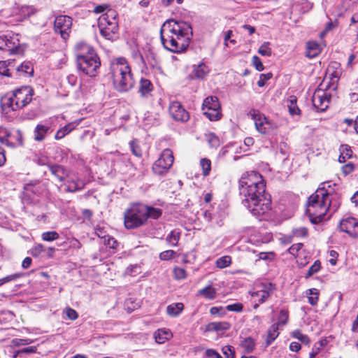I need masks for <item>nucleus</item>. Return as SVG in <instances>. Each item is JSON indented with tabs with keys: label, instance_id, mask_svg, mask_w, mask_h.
I'll return each mask as SVG.
<instances>
[{
	"label": "nucleus",
	"instance_id": "603ef678",
	"mask_svg": "<svg viewBox=\"0 0 358 358\" xmlns=\"http://www.w3.org/2000/svg\"><path fill=\"white\" fill-rule=\"evenodd\" d=\"M321 268V262L319 260H316L314 264L309 268L306 275V278H308L312 276L313 274L317 273Z\"/></svg>",
	"mask_w": 358,
	"mask_h": 358
},
{
	"label": "nucleus",
	"instance_id": "052dcab7",
	"mask_svg": "<svg viewBox=\"0 0 358 358\" xmlns=\"http://www.w3.org/2000/svg\"><path fill=\"white\" fill-rule=\"evenodd\" d=\"M252 64L258 71H262L264 69V66L259 57L254 55L252 57Z\"/></svg>",
	"mask_w": 358,
	"mask_h": 358
},
{
	"label": "nucleus",
	"instance_id": "c756f323",
	"mask_svg": "<svg viewBox=\"0 0 358 358\" xmlns=\"http://www.w3.org/2000/svg\"><path fill=\"white\" fill-rule=\"evenodd\" d=\"M185 306L181 302L173 303L166 307V313L171 317H178L184 310Z\"/></svg>",
	"mask_w": 358,
	"mask_h": 358
},
{
	"label": "nucleus",
	"instance_id": "39448f33",
	"mask_svg": "<svg viewBox=\"0 0 358 358\" xmlns=\"http://www.w3.org/2000/svg\"><path fill=\"white\" fill-rule=\"evenodd\" d=\"M34 94V90L30 86H23L14 90L11 95H6L1 99L3 110L10 109L17 110L23 108L31 101Z\"/></svg>",
	"mask_w": 358,
	"mask_h": 358
},
{
	"label": "nucleus",
	"instance_id": "864d4df0",
	"mask_svg": "<svg viewBox=\"0 0 358 358\" xmlns=\"http://www.w3.org/2000/svg\"><path fill=\"white\" fill-rule=\"evenodd\" d=\"M303 247V244L301 243L293 244L292 245H291L289 248L288 252L290 255L296 257L299 256V254L300 251L302 250Z\"/></svg>",
	"mask_w": 358,
	"mask_h": 358
},
{
	"label": "nucleus",
	"instance_id": "f3484780",
	"mask_svg": "<svg viewBox=\"0 0 358 358\" xmlns=\"http://www.w3.org/2000/svg\"><path fill=\"white\" fill-rule=\"evenodd\" d=\"M47 166L51 174L59 182H64L69 177V171L65 166L60 164L48 163Z\"/></svg>",
	"mask_w": 358,
	"mask_h": 358
},
{
	"label": "nucleus",
	"instance_id": "6ab92c4d",
	"mask_svg": "<svg viewBox=\"0 0 358 358\" xmlns=\"http://www.w3.org/2000/svg\"><path fill=\"white\" fill-rule=\"evenodd\" d=\"M266 191V182H262V187L259 189L257 188L256 186H253L252 188H248V194H241L244 197L243 201H253L254 199L262 198L265 195Z\"/></svg>",
	"mask_w": 358,
	"mask_h": 358
},
{
	"label": "nucleus",
	"instance_id": "09e8293b",
	"mask_svg": "<svg viewBox=\"0 0 358 358\" xmlns=\"http://www.w3.org/2000/svg\"><path fill=\"white\" fill-rule=\"evenodd\" d=\"M308 235V229L305 227L295 228L292 230V236L297 238L306 237Z\"/></svg>",
	"mask_w": 358,
	"mask_h": 358
},
{
	"label": "nucleus",
	"instance_id": "79ce46f5",
	"mask_svg": "<svg viewBox=\"0 0 358 358\" xmlns=\"http://www.w3.org/2000/svg\"><path fill=\"white\" fill-rule=\"evenodd\" d=\"M129 145L132 154L136 157L141 158L143 156V152L138 141L136 139L131 141L129 142Z\"/></svg>",
	"mask_w": 358,
	"mask_h": 358
},
{
	"label": "nucleus",
	"instance_id": "473e14b6",
	"mask_svg": "<svg viewBox=\"0 0 358 358\" xmlns=\"http://www.w3.org/2000/svg\"><path fill=\"white\" fill-rule=\"evenodd\" d=\"M50 130V127L46 125L37 124L34 129V139L36 141H42L45 139L46 134Z\"/></svg>",
	"mask_w": 358,
	"mask_h": 358
},
{
	"label": "nucleus",
	"instance_id": "6e6552de",
	"mask_svg": "<svg viewBox=\"0 0 358 358\" xmlns=\"http://www.w3.org/2000/svg\"><path fill=\"white\" fill-rule=\"evenodd\" d=\"M265 182L262 176L254 171H246L241 175L238 181V189L240 194H248V188L256 186L257 188L262 187V182Z\"/></svg>",
	"mask_w": 358,
	"mask_h": 358
},
{
	"label": "nucleus",
	"instance_id": "1a4fd4ad",
	"mask_svg": "<svg viewBox=\"0 0 358 358\" xmlns=\"http://www.w3.org/2000/svg\"><path fill=\"white\" fill-rule=\"evenodd\" d=\"M202 110L210 121H217L222 117L221 104L215 96H209L203 100Z\"/></svg>",
	"mask_w": 358,
	"mask_h": 358
},
{
	"label": "nucleus",
	"instance_id": "c85d7f7f",
	"mask_svg": "<svg viewBox=\"0 0 358 358\" xmlns=\"http://www.w3.org/2000/svg\"><path fill=\"white\" fill-rule=\"evenodd\" d=\"M320 52L319 44L316 41H308L306 43V56L308 58H314Z\"/></svg>",
	"mask_w": 358,
	"mask_h": 358
},
{
	"label": "nucleus",
	"instance_id": "ddd939ff",
	"mask_svg": "<svg viewBox=\"0 0 358 358\" xmlns=\"http://www.w3.org/2000/svg\"><path fill=\"white\" fill-rule=\"evenodd\" d=\"M248 115L254 121L255 128L259 133L266 134L269 132L271 129V123L259 110L252 109Z\"/></svg>",
	"mask_w": 358,
	"mask_h": 358
},
{
	"label": "nucleus",
	"instance_id": "338daca9",
	"mask_svg": "<svg viewBox=\"0 0 358 358\" xmlns=\"http://www.w3.org/2000/svg\"><path fill=\"white\" fill-rule=\"evenodd\" d=\"M24 275L22 273H15L9 275H7L2 278V281H4L5 283H7L10 281L16 280Z\"/></svg>",
	"mask_w": 358,
	"mask_h": 358
},
{
	"label": "nucleus",
	"instance_id": "bf43d9fd",
	"mask_svg": "<svg viewBox=\"0 0 358 358\" xmlns=\"http://www.w3.org/2000/svg\"><path fill=\"white\" fill-rule=\"evenodd\" d=\"M273 77L272 73H262L259 76V79L257 81V85L262 87L265 85L266 82Z\"/></svg>",
	"mask_w": 358,
	"mask_h": 358
},
{
	"label": "nucleus",
	"instance_id": "8fccbe9b",
	"mask_svg": "<svg viewBox=\"0 0 358 358\" xmlns=\"http://www.w3.org/2000/svg\"><path fill=\"white\" fill-rule=\"evenodd\" d=\"M59 237V234L55 231L43 232L41 235L42 239L45 241H53Z\"/></svg>",
	"mask_w": 358,
	"mask_h": 358
},
{
	"label": "nucleus",
	"instance_id": "4be33fe9",
	"mask_svg": "<svg viewBox=\"0 0 358 358\" xmlns=\"http://www.w3.org/2000/svg\"><path fill=\"white\" fill-rule=\"evenodd\" d=\"M154 86L151 81L147 78H142L139 81L138 93L143 97H148L153 91Z\"/></svg>",
	"mask_w": 358,
	"mask_h": 358
},
{
	"label": "nucleus",
	"instance_id": "680f3d73",
	"mask_svg": "<svg viewBox=\"0 0 358 358\" xmlns=\"http://www.w3.org/2000/svg\"><path fill=\"white\" fill-rule=\"evenodd\" d=\"M216 331H227L231 328V324L229 322H215Z\"/></svg>",
	"mask_w": 358,
	"mask_h": 358
},
{
	"label": "nucleus",
	"instance_id": "b1692460",
	"mask_svg": "<svg viewBox=\"0 0 358 358\" xmlns=\"http://www.w3.org/2000/svg\"><path fill=\"white\" fill-rule=\"evenodd\" d=\"M15 60L0 61V76L12 77V71L15 68Z\"/></svg>",
	"mask_w": 358,
	"mask_h": 358
},
{
	"label": "nucleus",
	"instance_id": "4d7b16f0",
	"mask_svg": "<svg viewBox=\"0 0 358 358\" xmlns=\"http://www.w3.org/2000/svg\"><path fill=\"white\" fill-rule=\"evenodd\" d=\"M173 274L174 277L176 280H183L187 277V273L185 269L180 267H175L173 268Z\"/></svg>",
	"mask_w": 358,
	"mask_h": 358
},
{
	"label": "nucleus",
	"instance_id": "9b49d317",
	"mask_svg": "<svg viewBox=\"0 0 358 358\" xmlns=\"http://www.w3.org/2000/svg\"><path fill=\"white\" fill-rule=\"evenodd\" d=\"M243 203L254 216L257 217H260L268 213L271 210V199L266 198V196L254 199L253 201H243Z\"/></svg>",
	"mask_w": 358,
	"mask_h": 358
},
{
	"label": "nucleus",
	"instance_id": "13d9d810",
	"mask_svg": "<svg viewBox=\"0 0 358 358\" xmlns=\"http://www.w3.org/2000/svg\"><path fill=\"white\" fill-rule=\"evenodd\" d=\"M243 309V303L237 302L226 306V310L231 312L241 313Z\"/></svg>",
	"mask_w": 358,
	"mask_h": 358
},
{
	"label": "nucleus",
	"instance_id": "20e7f679",
	"mask_svg": "<svg viewBox=\"0 0 358 358\" xmlns=\"http://www.w3.org/2000/svg\"><path fill=\"white\" fill-rule=\"evenodd\" d=\"M74 52L78 69L87 76H96L101 66V60L95 49L80 41L76 44Z\"/></svg>",
	"mask_w": 358,
	"mask_h": 358
},
{
	"label": "nucleus",
	"instance_id": "ea45409f",
	"mask_svg": "<svg viewBox=\"0 0 358 358\" xmlns=\"http://www.w3.org/2000/svg\"><path fill=\"white\" fill-rule=\"evenodd\" d=\"M204 177L208 176L211 171V161L208 158H201L199 162Z\"/></svg>",
	"mask_w": 358,
	"mask_h": 358
},
{
	"label": "nucleus",
	"instance_id": "69168bd1",
	"mask_svg": "<svg viewBox=\"0 0 358 358\" xmlns=\"http://www.w3.org/2000/svg\"><path fill=\"white\" fill-rule=\"evenodd\" d=\"M355 170V165L352 162H349L341 167L342 173L344 176L349 175Z\"/></svg>",
	"mask_w": 358,
	"mask_h": 358
},
{
	"label": "nucleus",
	"instance_id": "a18cd8bd",
	"mask_svg": "<svg viewBox=\"0 0 358 358\" xmlns=\"http://www.w3.org/2000/svg\"><path fill=\"white\" fill-rule=\"evenodd\" d=\"M216 266L219 268L228 267L231 264V258L230 256H223L216 260Z\"/></svg>",
	"mask_w": 358,
	"mask_h": 358
},
{
	"label": "nucleus",
	"instance_id": "72a5a7b5",
	"mask_svg": "<svg viewBox=\"0 0 358 358\" xmlns=\"http://www.w3.org/2000/svg\"><path fill=\"white\" fill-rule=\"evenodd\" d=\"M171 336H172L171 331L166 329H158L154 334L155 341L158 343H164Z\"/></svg>",
	"mask_w": 358,
	"mask_h": 358
},
{
	"label": "nucleus",
	"instance_id": "de8ad7c7",
	"mask_svg": "<svg viewBox=\"0 0 358 358\" xmlns=\"http://www.w3.org/2000/svg\"><path fill=\"white\" fill-rule=\"evenodd\" d=\"M269 42H264L258 49V52L262 56L270 57L272 54L271 48L269 47Z\"/></svg>",
	"mask_w": 358,
	"mask_h": 358
},
{
	"label": "nucleus",
	"instance_id": "f03ea898",
	"mask_svg": "<svg viewBox=\"0 0 358 358\" xmlns=\"http://www.w3.org/2000/svg\"><path fill=\"white\" fill-rule=\"evenodd\" d=\"M341 205L337 194L328 191L324 187L317 188L308 199L306 213L313 224L321 222L327 212L331 215L337 211Z\"/></svg>",
	"mask_w": 358,
	"mask_h": 358
},
{
	"label": "nucleus",
	"instance_id": "58836bf2",
	"mask_svg": "<svg viewBox=\"0 0 358 358\" xmlns=\"http://www.w3.org/2000/svg\"><path fill=\"white\" fill-rule=\"evenodd\" d=\"M180 233L176 230L171 231L166 238V241L173 247H176L178 244Z\"/></svg>",
	"mask_w": 358,
	"mask_h": 358
},
{
	"label": "nucleus",
	"instance_id": "393cba45",
	"mask_svg": "<svg viewBox=\"0 0 358 358\" xmlns=\"http://www.w3.org/2000/svg\"><path fill=\"white\" fill-rule=\"evenodd\" d=\"M80 122H70L63 127L60 128L55 134V138L59 140L63 138L79 124Z\"/></svg>",
	"mask_w": 358,
	"mask_h": 358
},
{
	"label": "nucleus",
	"instance_id": "6e6d98bb",
	"mask_svg": "<svg viewBox=\"0 0 358 358\" xmlns=\"http://www.w3.org/2000/svg\"><path fill=\"white\" fill-rule=\"evenodd\" d=\"M222 352L226 358H235V350L232 345H225L222 347Z\"/></svg>",
	"mask_w": 358,
	"mask_h": 358
},
{
	"label": "nucleus",
	"instance_id": "a878e982",
	"mask_svg": "<svg viewBox=\"0 0 358 358\" xmlns=\"http://www.w3.org/2000/svg\"><path fill=\"white\" fill-rule=\"evenodd\" d=\"M17 76H33L34 67L29 62H22L20 66H15Z\"/></svg>",
	"mask_w": 358,
	"mask_h": 358
},
{
	"label": "nucleus",
	"instance_id": "5fc2aeb1",
	"mask_svg": "<svg viewBox=\"0 0 358 358\" xmlns=\"http://www.w3.org/2000/svg\"><path fill=\"white\" fill-rule=\"evenodd\" d=\"M103 244L112 249H116L119 245V243L110 236H106L104 238Z\"/></svg>",
	"mask_w": 358,
	"mask_h": 358
},
{
	"label": "nucleus",
	"instance_id": "5701e85b",
	"mask_svg": "<svg viewBox=\"0 0 358 358\" xmlns=\"http://www.w3.org/2000/svg\"><path fill=\"white\" fill-rule=\"evenodd\" d=\"M65 185L66 192L73 193L83 189L85 184L78 178H76L75 179L68 180Z\"/></svg>",
	"mask_w": 358,
	"mask_h": 358
},
{
	"label": "nucleus",
	"instance_id": "774afa93",
	"mask_svg": "<svg viewBox=\"0 0 358 358\" xmlns=\"http://www.w3.org/2000/svg\"><path fill=\"white\" fill-rule=\"evenodd\" d=\"M206 355L208 358H222V357L213 349H207L206 350Z\"/></svg>",
	"mask_w": 358,
	"mask_h": 358
},
{
	"label": "nucleus",
	"instance_id": "f257e3e1",
	"mask_svg": "<svg viewBox=\"0 0 358 358\" xmlns=\"http://www.w3.org/2000/svg\"><path fill=\"white\" fill-rule=\"evenodd\" d=\"M192 35L189 24L173 19L165 21L160 29V38L164 48L177 54L187 49Z\"/></svg>",
	"mask_w": 358,
	"mask_h": 358
},
{
	"label": "nucleus",
	"instance_id": "49530a36",
	"mask_svg": "<svg viewBox=\"0 0 358 358\" xmlns=\"http://www.w3.org/2000/svg\"><path fill=\"white\" fill-rule=\"evenodd\" d=\"M206 138L210 146L217 148L220 145V140L214 133H208L206 135Z\"/></svg>",
	"mask_w": 358,
	"mask_h": 358
},
{
	"label": "nucleus",
	"instance_id": "7c9ffc66",
	"mask_svg": "<svg viewBox=\"0 0 358 358\" xmlns=\"http://www.w3.org/2000/svg\"><path fill=\"white\" fill-rule=\"evenodd\" d=\"M197 296H201L207 300H213L217 296V292L215 288L213 287L211 285H208L199 290Z\"/></svg>",
	"mask_w": 358,
	"mask_h": 358
},
{
	"label": "nucleus",
	"instance_id": "0eeeda50",
	"mask_svg": "<svg viewBox=\"0 0 358 358\" xmlns=\"http://www.w3.org/2000/svg\"><path fill=\"white\" fill-rule=\"evenodd\" d=\"M146 223L143 203L131 204L124 212V226L127 229H134Z\"/></svg>",
	"mask_w": 358,
	"mask_h": 358
},
{
	"label": "nucleus",
	"instance_id": "0e129e2a",
	"mask_svg": "<svg viewBox=\"0 0 358 358\" xmlns=\"http://www.w3.org/2000/svg\"><path fill=\"white\" fill-rule=\"evenodd\" d=\"M66 317L71 320H76L78 317V314L74 309L67 307L64 310Z\"/></svg>",
	"mask_w": 358,
	"mask_h": 358
},
{
	"label": "nucleus",
	"instance_id": "c9c22d12",
	"mask_svg": "<svg viewBox=\"0 0 358 358\" xmlns=\"http://www.w3.org/2000/svg\"><path fill=\"white\" fill-rule=\"evenodd\" d=\"M297 99L295 96H290L287 99V107L290 115H300L301 110L297 106Z\"/></svg>",
	"mask_w": 358,
	"mask_h": 358
},
{
	"label": "nucleus",
	"instance_id": "423d86ee",
	"mask_svg": "<svg viewBox=\"0 0 358 358\" xmlns=\"http://www.w3.org/2000/svg\"><path fill=\"white\" fill-rule=\"evenodd\" d=\"M118 14L115 10L109 8L98 20V27L103 38L115 41L118 38Z\"/></svg>",
	"mask_w": 358,
	"mask_h": 358
},
{
	"label": "nucleus",
	"instance_id": "4468645a",
	"mask_svg": "<svg viewBox=\"0 0 358 358\" xmlns=\"http://www.w3.org/2000/svg\"><path fill=\"white\" fill-rule=\"evenodd\" d=\"M169 112L171 117L176 121L186 122L189 120V113L185 110L182 104L178 101L170 103Z\"/></svg>",
	"mask_w": 358,
	"mask_h": 358
},
{
	"label": "nucleus",
	"instance_id": "dca6fc26",
	"mask_svg": "<svg viewBox=\"0 0 358 358\" xmlns=\"http://www.w3.org/2000/svg\"><path fill=\"white\" fill-rule=\"evenodd\" d=\"M340 229L350 237L357 238L358 236V220L352 217L343 219L340 222Z\"/></svg>",
	"mask_w": 358,
	"mask_h": 358
},
{
	"label": "nucleus",
	"instance_id": "2f4dec72",
	"mask_svg": "<svg viewBox=\"0 0 358 358\" xmlns=\"http://www.w3.org/2000/svg\"><path fill=\"white\" fill-rule=\"evenodd\" d=\"M329 341L326 337L322 338L319 341L316 342L309 353V358H315L321 351L322 348L327 345Z\"/></svg>",
	"mask_w": 358,
	"mask_h": 358
},
{
	"label": "nucleus",
	"instance_id": "a211bd4d",
	"mask_svg": "<svg viewBox=\"0 0 358 358\" xmlns=\"http://www.w3.org/2000/svg\"><path fill=\"white\" fill-rule=\"evenodd\" d=\"M18 46L19 43L13 41L10 36L5 34L0 35V50L15 53L17 50Z\"/></svg>",
	"mask_w": 358,
	"mask_h": 358
},
{
	"label": "nucleus",
	"instance_id": "cd10ccee",
	"mask_svg": "<svg viewBox=\"0 0 358 358\" xmlns=\"http://www.w3.org/2000/svg\"><path fill=\"white\" fill-rule=\"evenodd\" d=\"M143 209L146 221L150 217L155 220L158 219L162 214V211L160 208L148 206L145 204H143Z\"/></svg>",
	"mask_w": 358,
	"mask_h": 358
},
{
	"label": "nucleus",
	"instance_id": "9d476101",
	"mask_svg": "<svg viewBox=\"0 0 358 358\" xmlns=\"http://www.w3.org/2000/svg\"><path fill=\"white\" fill-rule=\"evenodd\" d=\"M174 157L173 152L169 148L164 149L159 157L154 162L152 166L153 173L162 176L166 173L173 166Z\"/></svg>",
	"mask_w": 358,
	"mask_h": 358
},
{
	"label": "nucleus",
	"instance_id": "c03bdc74",
	"mask_svg": "<svg viewBox=\"0 0 358 358\" xmlns=\"http://www.w3.org/2000/svg\"><path fill=\"white\" fill-rule=\"evenodd\" d=\"M20 11L24 18H29L37 12L36 9L32 6H22Z\"/></svg>",
	"mask_w": 358,
	"mask_h": 358
},
{
	"label": "nucleus",
	"instance_id": "7ed1b4c3",
	"mask_svg": "<svg viewBox=\"0 0 358 358\" xmlns=\"http://www.w3.org/2000/svg\"><path fill=\"white\" fill-rule=\"evenodd\" d=\"M107 77L111 80L114 90L120 93L129 92L136 85L131 67L124 57L110 62Z\"/></svg>",
	"mask_w": 358,
	"mask_h": 358
},
{
	"label": "nucleus",
	"instance_id": "bb28decb",
	"mask_svg": "<svg viewBox=\"0 0 358 358\" xmlns=\"http://www.w3.org/2000/svg\"><path fill=\"white\" fill-rule=\"evenodd\" d=\"M279 327L278 324H273L267 330L265 343L266 346H269L279 336Z\"/></svg>",
	"mask_w": 358,
	"mask_h": 358
},
{
	"label": "nucleus",
	"instance_id": "e2e57ef3",
	"mask_svg": "<svg viewBox=\"0 0 358 358\" xmlns=\"http://www.w3.org/2000/svg\"><path fill=\"white\" fill-rule=\"evenodd\" d=\"M32 342H33V341L30 338H25V339L14 338L12 341V343L14 346L26 345L31 344Z\"/></svg>",
	"mask_w": 358,
	"mask_h": 358
},
{
	"label": "nucleus",
	"instance_id": "f704fd0d",
	"mask_svg": "<svg viewBox=\"0 0 358 358\" xmlns=\"http://www.w3.org/2000/svg\"><path fill=\"white\" fill-rule=\"evenodd\" d=\"M193 73L195 78L203 80L208 74L209 69L204 63H201L194 69Z\"/></svg>",
	"mask_w": 358,
	"mask_h": 358
},
{
	"label": "nucleus",
	"instance_id": "412c9836",
	"mask_svg": "<svg viewBox=\"0 0 358 358\" xmlns=\"http://www.w3.org/2000/svg\"><path fill=\"white\" fill-rule=\"evenodd\" d=\"M256 341L251 336L242 338L239 343V347L245 354H250L254 352L256 348Z\"/></svg>",
	"mask_w": 358,
	"mask_h": 358
},
{
	"label": "nucleus",
	"instance_id": "4c0bfd02",
	"mask_svg": "<svg viewBox=\"0 0 358 358\" xmlns=\"http://www.w3.org/2000/svg\"><path fill=\"white\" fill-rule=\"evenodd\" d=\"M292 338H296L306 345H310V339L308 336L303 334L300 329H295L291 333Z\"/></svg>",
	"mask_w": 358,
	"mask_h": 358
},
{
	"label": "nucleus",
	"instance_id": "f8f14e48",
	"mask_svg": "<svg viewBox=\"0 0 358 358\" xmlns=\"http://www.w3.org/2000/svg\"><path fill=\"white\" fill-rule=\"evenodd\" d=\"M73 20L69 15H59L54 21V31L59 34L64 41H67L71 32Z\"/></svg>",
	"mask_w": 358,
	"mask_h": 358
},
{
	"label": "nucleus",
	"instance_id": "e433bc0d",
	"mask_svg": "<svg viewBox=\"0 0 358 358\" xmlns=\"http://www.w3.org/2000/svg\"><path fill=\"white\" fill-rule=\"evenodd\" d=\"M352 156V150L350 147L347 145L341 146V154L338 157V162L340 163H345L348 159L351 158Z\"/></svg>",
	"mask_w": 358,
	"mask_h": 358
},
{
	"label": "nucleus",
	"instance_id": "2eb2a0df",
	"mask_svg": "<svg viewBox=\"0 0 358 358\" xmlns=\"http://www.w3.org/2000/svg\"><path fill=\"white\" fill-rule=\"evenodd\" d=\"M331 96L324 91L317 89L315 91L312 102L313 106L320 112H324L329 107Z\"/></svg>",
	"mask_w": 358,
	"mask_h": 358
},
{
	"label": "nucleus",
	"instance_id": "aec40b11",
	"mask_svg": "<svg viewBox=\"0 0 358 358\" xmlns=\"http://www.w3.org/2000/svg\"><path fill=\"white\" fill-rule=\"evenodd\" d=\"M275 289V285L272 283L264 284L263 289L254 292L252 296H257L259 298V302L263 303L268 299L273 292Z\"/></svg>",
	"mask_w": 358,
	"mask_h": 358
},
{
	"label": "nucleus",
	"instance_id": "a19ab883",
	"mask_svg": "<svg viewBox=\"0 0 358 358\" xmlns=\"http://www.w3.org/2000/svg\"><path fill=\"white\" fill-rule=\"evenodd\" d=\"M308 303L312 306H315L319 301L320 291L316 288H311L308 290Z\"/></svg>",
	"mask_w": 358,
	"mask_h": 358
},
{
	"label": "nucleus",
	"instance_id": "3c124183",
	"mask_svg": "<svg viewBox=\"0 0 358 358\" xmlns=\"http://www.w3.org/2000/svg\"><path fill=\"white\" fill-rule=\"evenodd\" d=\"M176 255V252L174 250H168L162 252L159 255V258L160 260H162V261H169V260L173 259L175 257Z\"/></svg>",
	"mask_w": 358,
	"mask_h": 358
},
{
	"label": "nucleus",
	"instance_id": "37998d69",
	"mask_svg": "<svg viewBox=\"0 0 358 358\" xmlns=\"http://www.w3.org/2000/svg\"><path fill=\"white\" fill-rule=\"evenodd\" d=\"M289 320V311L286 309L281 310L278 317V322L274 323L278 327L285 325Z\"/></svg>",
	"mask_w": 358,
	"mask_h": 358
}]
</instances>
